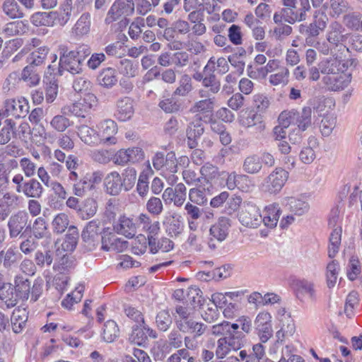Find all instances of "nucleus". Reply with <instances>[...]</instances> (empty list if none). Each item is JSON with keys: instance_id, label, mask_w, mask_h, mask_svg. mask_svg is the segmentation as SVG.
<instances>
[{"instance_id": "f257e3e1", "label": "nucleus", "mask_w": 362, "mask_h": 362, "mask_svg": "<svg viewBox=\"0 0 362 362\" xmlns=\"http://www.w3.org/2000/svg\"><path fill=\"white\" fill-rule=\"evenodd\" d=\"M282 4L284 21L291 24L305 21L306 12L310 10L309 0H300V6L297 0H282Z\"/></svg>"}, {"instance_id": "f03ea898", "label": "nucleus", "mask_w": 362, "mask_h": 362, "mask_svg": "<svg viewBox=\"0 0 362 362\" xmlns=\"http://www.w3.org/2000/svg\"><path fill=\"white\" fill-rule=\"evenodd\" d=\"M97 105V98L93 93L86 94L83 98L72 104L62 107L64 115H71L76 117H85L90 109Z\"/></svg>"}, {"instance_id": "7ed1b4c3", "label": "nucleus", "mask_w": 362, "mask_h": 362, "mask_svg": "<svg viewBox=\"0 0 362 362\" xmlns=\"http://www.w3.org/2000/svg\"><path fill=\"white\" fill-rule=\"evenodd\" d=\"M59 71L66 70L72 74L82 71V62L75 55L74 51H69L66 45H60Z\"/></svg>"}, {"instance_id": "20e7f679", "label": "nucleus", "mask_w": 362, "mask_h": 362, "mask_svg": "<svg viewBox=\"0 0 362 362\" xmlns=\"http://www.w3.org/2000/svg\"><path fill=\"white\" fill-rule=\"evenodd\" d=\"M230 227L229 218L221 216L213 224L209 230L211 238L208 242L209 247L215 250L217 247L216 242L221 243L226 240Z\"/></svg>"}, {"instance_id": "39448f33", "label": "nucleus", "mask_w": 362, "mask_h": 362, "mask_svg": "<svg viewBox=\"0 0 362 362\" xmlns=\"http://www.w3.org/2000/svg\"><path fill=\"white\" fill-rule=\"evenodd\" d=\"M351 35L348 33L346 28L338 21H332L326 31V40L333 47H337L346 42Z\"/></svg>"}, {"instance_id": "423d86ee", "label": "nucleus", "mask_w": 362, "mask_h": 362, "mask_svg": "<svg viewBox=\"0 0 362 362\" xmlns=\"http://www.w3.org/2000/svg\"><path fill=\"white\" fill-rule=\"evenodd\" d=\"M288 177V173L286 170L276 168L264 180L262 183L263 189L271 194L279 192L286 183Z\"/></svg>"}, {"instance_id": "0eeeda50", "label": "nucleus", "mask_w": 362, "mask_h": 362, "mask_svg": "<svg viewBox=\"0 0 362 362\" xmlns=\"http://www.w3.org/2000/svg\"><path fill=\"white\" fill-rule=\"evenodd\" d=\"M329 18L322 11H316L313 16V21L308 25L301 24L299 26V32L302 35H310L318 36L327 26Z\"/></svg>"}, {"instance_id": "6e6552de", "label": "nucleus", "mask_w": 362, "mask_h": 362, "mask_svg": "<svg viewBox=\"0 0 362 362\" xmlns=\"http://www.w3.org/2000/svg\"><path fill=\"white\" fill-rule=\"evenodd\" d=\"M100 222L98 219L89 221L84 227L81 238L88 250H93L99 243V235H102Z\"/></svg>"}, {"instance_id": "1a4fd4ad", "label": "nucleus", "mask_w": 362, "mask_h": 362, "mask_svg": "<svg viewBox=\"0 0 362 362\" xmlns=\"http://www.w3.org/2000/svg\"><path fill=\"white\" fill-rule=\"evenodd\" d=\"M239 221L247 227L257 228L262 223V215L259 209L251 203H244L239 214Z\"/></svg>"}, {"instance_id": "9d476101", "label": "nucleus", "mask_w": 362, "mask_h": 362, "mask_svg": "<svg viewBox=\"0 0 362 362\" xmlns=\"http://www.w3.org/2000/svg\"><path fill=\"white\" fill-rule=\"evenodd\" d=\"M215 98L205 97L195 101L190 107L189 112L194 115L197 119L202 120L209 118L214 112L215 107Z\"/></svg>"}, {"instance_id": "9b49d317", "label": "nucleus", "mask_w": 362, "mask_h": 362, "mask_svg": "<svg viewBox=\"0 0 362 362\" xmlns=\"http://www.w3.org/2000/svg\"><path fill=\"white\" fill-rule=\"evenodd\" d=\"M255 329L261 341L267 342L273 335L272 316L267 312L259 313L255 320Z\"/></svg>"}, {"instance_id": "f8f14e48", "label": "nucleus", "mask_w": 362, "mask_h": 362, "mask_svg": "<svg viewBox=\"0 0 362 362\" xmlns=\"http://www.w3.org/2000/svg\"><path fill=\"white\" fill-rule=\"evenodd\" d=\"M4 115L6 117H13L16 119L25 117L29 112L28 103L24 98L8 99L4 103Z\"/></svg>"}, {"instance_id": "ddd939ff", "label": "nucleus", "mask_w": 362, "mask_h": 362, "mask_svg": "<svg viewBox=\"0 0 362 362\" xmlns=\"http://www.w3.org/2000/svg\"><path fill=\"white\" fill-rule=\"evenodd\" d=\"M136 178V170L132 168H127L119 174L115 172V193L122 190L128 191L132 189Z\"/></svg>"}, {"instance_id": "4468645a", "label": "nucleus", "mask_w": 362, "mask_h": 362, "mask_svg": "<svg viewBox=\"0 0 362 362\" xmlns=\"http://www.w3.org/2000/svg\"><path fill=\"white\" fill-rule=\"evenodd\" d=\"M204 132V127L202 120L195 119L189 122L186 129L187 144L189 148H195L198 146V141Z\"/></svg>"}, {"instance_id": "2eb2a0df", "label": "nucleus", "mask_w": 362, "mask_h": 362, "mask_svg": "<svg viewBox=\"0 0 362 362\" xmlns=\"http://www.w3.org/2000/svg\"><path fill=\"white\" fill-rule=\"evenodd\" d=\"M177 329L182 333H187L194 335V338H198L202 336L206 329L207 325L202 322L196 321L191 317L190 319L177 323L176 326Z\"/></svg>"}, {"instance_id": "dca6fc26", "label": "nucleus", "mask_w": 362, "mask_h": 362, "mask_svg": "<svg viewBox=\"0 0 362 362\" xmlns=\"http://www.w3.org/2000/svg\"><path fill=\"white\" fill-rule=\"evenodd\" d=\"M239 122L245 128L255 127L259 132L263 131L265 127L262 115L254 110H250L241 115Z\"/></svg>"}, {"instance_id": "f3484780", "label": "nucleus", "mask_w": 362, "mask_h": 362, "mask_svg": "<svg viewBox=\"0 0 362 362\" xmlns=\"http://www.w3.org/2000/svg\"><path fill=\"white\" fill-rule=\"evenodd\" d=\"M280 321L281 327L276 333V343H283L286 339L293 337L296 332L294 320L290 315H284Z\"/></svg>"}, {"instance_id": "a211bd4d", "label": "nucleus", "mask_w": 362, "mask_h": 362, "mask_svg": "<svg viewBox=\"0 0 362 362\" xmlns=\"http://www.w3.org/2000/svg\"><path fill=\"white\" fill-rule=\"evenodd\" d=\"M97 136L98 144L103 146L111 145L113 143V120L105 119L98 126Z\"/></svg>"}, {"instance_id": "6ab92c4d", "label": "nucleus", "mask_w": 362, "mask_h": 362, "mask_svg": "<svg viewBox=\"0 0 362 362\" xmlns=\"http://www.w3.org/2000/svg\"><path fill=\"white\" fill-rule=\"evenodd\" d=\"M203 214V209H200L198 205L187 202L184 206V216L188 222L189 228L192 230H196L198 228L197 220H199Z\"/></svg>"}, {"instance_id": "aec40b11", "label": "nucleus", "mask_w": 362, "mask_h": 362, "mask_svg": "<svg viewBox=\"0 0 362 362\" xmlns=\"http://www.w3.org/2000/svg\"><path fill=\"white\" fill-rule=\"evenodd\" d=\"M115 231L126 238H132L136 233V224L132 218L123 215L119 216L117 225L115 226Z\"/></svg>"}, {"instance_id": "412c9836", "label": "nucleus", "mask_w": 362, "mask_h": 362, "mask_svg": "<svg viewBox=\"0 0 362 362\" xmlns=\"http://www.w3.org/2000/svg\"><path fill=\"white\" fill-rule=\"evenodd\" d=\"M281 215V209L278 204L274 203L267 206L264 210V215L262 216L264 226L274 228L276 226Z\"/></svg>"}, {"instance_id": "4be33fe9", "label": "nucleus", "mask_w": 362, "mask_h": 362, "mask_svg": "<svg viewBox=\"0 0 362 362\" xmlns=\"http://www.w3.org/2000/svg\"><path fill=\"white\" fill-rule=\"evenodd\" d=\"M202 86L204 88H209V90H199L198 94L201 98L216 94L221 88V83L214 74H205Z\"/></svg>"}, {"instance_id": "5701e85b", "label": "nucleus", "mask_w": 362, "mask_h": 362, "mask_svg": "<svg viewBox=\"0 0 362 362\" xmlns=\"http://www.w3.org/2000/svg\"><path fill=\"white\" fill-rule=\"evenodd\" d=\"M34 237L37 239H44L45 245L51 243V235L47 228V224L42 217L37 218L31 228Z\"/></svg>"}, {"instance_id": "b1692460", "label": "nucleus", "mask_w": 362, "mask_h": 362, "mask_svg": "<svg viewBox=\"0 0 362 362\" xmlns=\"http://www.w3.org/2000/svg\"><path fill=\"white\" fill-rule=\"evenodd\" d=\"M77 134L79 138L86 144L94 146L98 144L97 131L90 127L82 124L77 127Z\"/></svg>"}, {"instance_id": "393cba45", "label": "nucleus", "mask_w": 362, "mask_h": 362, "mask_svg": "<svg viewBox=\"0 0 362 362\" xmlns=\"http://www.w3.org/2000/svg\"><path fill=\"white\" fill-rule=\"evenodd\" d=\"M25 216L22 213L12 215L8 221V228L11 238H16L25 227Z\"/></svg>"}, {"instance_id": "a878e982", "label": "nucleus", "mask_w": 362, "mask_h": 362, "mask_svg": "<svg viewBox=\"0 0 362 362\" xmlns=\"http://www.w3.org/2000/svg\"><path fill=\"white\" fill-rule=\"evenodd\" d=\"M57 19V12H36L30 17L31 23L35 26H53Z\"/></svg>"}, {"instance_id": "bb28decb", "label": "nucleus", "mask_w": 362, "mask_h": 362, "mask_svg": "<svg viewBox=\"0 0 362 362\" xmlns=\"http://www.w3.org/2000/svg\"><path fill=\"white\" fill-rule=\"evenodd\" d=\"M134 114L133 101L129 98H124L117 102V118L121 121L130 119Z\"/></svg>"}, {"instance_id": "cd10ccee", "label": "nucleus", "mask_w": 362, "mask_h": 362, "mask_svg": "<svg viewBox=\"0 0 362 362\" xmlns=\"http://www.w3.org/2000/svg\"><path fill=\"white\" fill-rule=\"evenodd\" d=\"M117 0L115 2V21L123 16H130L134 11V4L133 0Z\"/></svg>"}, {"instance_id": "c85d7f7f", "label": "nucleus", "mask_w": 362, "mask_h": 362, "mask_svg": "<svg viewBox=\"0 0 362 362\" xmlns=\"http://www.w3.org/2000/svg\"><path fill=\"white\" fill-rule=\"evenodd\" d=\"M163 224L166 226V230L171 236H177L183 230V223L175 214L165 216Z\"/></svg>"}, {"instance_id": "c756f323", "label": "nucleus", "mask_w": 362, "mask_h": 362, "mask_svg": "<svg viewBox=\"0 0 362 362\" xmlns=\"http://www.w3.org/2000/svg\"><path fill=\"white\" fill-rule=\"evenodd\" d=\"M90 14L84 13L75 23L72 28V33L78 37L87 35L90 31Z\"/></svg>"}, {"instance_id": "7c9ffc66", "label": "nucleus", "mask_w": 362, "mask_h": 362, "mask_svg": "<svg viewBox=\"0 0 362 362\" xmlns=\"http://www.w3.org/2000/svg\"><path fill=\"white\" fill-rule=\"evenodd\" d=\"M173 94L170 97H163L158 107L165 113H176L182 109V103Z\"/></svg>"}, {"instance_id": "2f4dec72", "label": "nucleus", "mask_w": 362, "mask_h": 362, "mask_svg": "<svg viewBox=\"0 0 362 362\" xmlns=\"http://www.w3.org/2000/svg\"><path fill=\"white\" fill-rule=\"evenodd\" d=\"M15 291L16 292V296H18L22 300H28L30 296V283L28 279L23 276H16L15 278Z\"/></svg>"}, {"instance_id": "473e14b6", "label": "nucleus", "mask_w": 362, "mask_h": 362, "mask_svg": "<svg viewBox=\"0 0 362 362\" xmlns=\"http://www.w3.org/2000/svg\"><path fill=\"white\" fill-rule=\"evenodd\" d=\"M286 206L291 212L297 216H302L307 213L310 206L307 202L303 199L290 197L288 199Z\"/></svg>"}, {"instance_id": "72a5a7b5", "label": "nucleus", "mask_w": 362, "mask_h": 362, "mask_svg": "<svg viewBox=\"0 0 362 362\" xmlns=\"http://www.w3.org/2000/svg\"><path fill=\"white\" fill-rule=\"evenodd\" d=\"M341 227L337 226L334 228L330 234L329 245L328 247V256L333 258L339 250L341 240Z\"/></svg>"}, {"instance_id": "f704fd0d", "label": "nucleus", "mask_w": 362, "mask_h": 362, "mask_svg": "<svg viewBox=\"0 0 362 362\" xmlns=\"http://www.w3.org/2000/svg\"><path fill=\"white\" fill-rule=\"evenodd\" d=\"M262 168V161L257 155L247 156L243 163V170L247 174H257Z\"/></svg>"}, {"instance_id": "c9c22d12", "label": "nucleus", "mask_w": 362, "mask_h": 362, "mask_svg": "<svg viewBox=\"0 0 362 362\" xmlns=\"http://www.w3.org/2000/svg\"><path fill=\"white\" fill-rule=\"evenodd\" d=\"M43 191L41 183L36 179L32 178L26 181L23 194L28 198L39 199L42 197Z\"/></svg>"}, {"instance_id": "e433bc0d", "label": "nucleus", "mask_w": 362, "mask_h": 362, "mask_svg": "<svg viewBox=\"0 0 362 362\" xmlns=\"http://www.w3.org/2000/svg\"><path fill=\"white\" fill-rule=\"evenodd\" d=\"M189 202L198 206H203L207 204L206 189L199 186L191 188L188 193Z\"/></svg>"}, {"instance_id": "4c0bfd02", "label": "nucleus", "mask_w": 362, "mask_h": 362, "mask_svg": "<svg viewBox=\"0 0 362 362\" xmlns=\"http://www.w3.org/2000/svg\"><path fill=\"white\" fill-rule=\"evenodd\" d=\"M98 204L93 198H87L78 208V214L83 220H88L93 217L97 212Z\"/></svg>"}, {"instance_id": "58836bf2", "label": "nucleus", "mask_w": 362, "mask_h": 362, "mask_svg": "<svg viewBox=\"0 0 362 362\" xmlns=\"http://www.w3.org/2000/svg\"><path fill=\"white\" fill-rule=\"evenodd\" d=\"M341 62L337 58H329L322 60L318 66L323 74H335L341 71Z\"/></svg>"}, {"instance_id": "ea45409f", "label": "nucleus", "mask_w": 362, "mask_h": 362, "mask_svg": "<svg viewBox=\"0 0 362 362\" xmlns=\"http://www.w3.org/2000/svg\"><path fill=\"white\" fill-rule=\"evenodd\" d=\"M65 115L62 113L54 116L49 122L50 127L57 132H64L73 124Z\"/></svg>"}, {"instance_id": "a19ab883", "label": "nucleus", "mask_w": 362, "mask_h": 362, "mask_svg": "<svg viewBox=\"0 0 362 362\" xmlns=\"http://www.w3.org/2000/svg\"><path fill=\"white\" fill-rule=\"evenodd\" d=\"M4 13L11 18H21L24 13L16 0H5L2 6Z\"/></svg>"}, {"instance_id": "79ce46f5", "label": "nucleus", "mask_w": 362, "mask_h": 362, "mask_svg": "<svg viewBox=\"0 0 362 362\" xmlns=\"http://www.w3.org/2000/svg\"><path fill=\"white\" fill-rule=\"evenodd\" d=\"M226 339L230 347L233 351L240 350L245 342V336L243 332H230L226 336H224Z\"/></svg>"}, {"instance_id": "37998d69", "label": "nucleus", "mask_w": 362, "mask_h": 362, "mask_svg": "<svg viewBox=\"0 0 362 362\" xmlns=\"http://www.w3.org/2000/svg\"><path fill=\"white\" fill-rule=\"evenodd\" d=\"M202 182H211L219 176L218 168L210 163H206L199 170Z\"/></svg>"}, {"instance_id": "c03bdc74", "label": "nucleus", "mask_w": 362, "mask_h": 362, "mask_svg": "<svg viewBox=\"0 0 362 362\" xmlns=\"http://www.w3.org/2000/svg\"><path fill=\"white\" fill-rule=\"evenodd\" d=\"M3 265L5 268H11L21 258V255L16 247H9L0 252Z\"/></svg>"}, {"instance_id": "a18cd8bd", "label": "nucleus", "mask_w": 362, "mask_h": 362, "mask_svg": "<svg viewBox=\"0 0 362 362\" xmlns=\"http://www.w3.org/2000/svg\"><path fill=\"white\" fill-rule=\"evenodd\" d=\"M90 156L95 162L107 164L113 158V149L112 148L95 149L91 151Z\"/></svg>"}, {"instance_id": "49530a36", "label": "nucleus", "mask_w": 362, "mask_h": 362, "mask_svg": "<svg viewBox=\"0 0 362 362\" xmlns=\"http://www.w3.org/2000/svg\"><path fill=\"white\" fill-rule=\"evenodd\" d=\"M137 239H138V240H137L138 242H139V243H141V241L143 242V243L141 244L140 247L136 246V245L134 246V250H138L140 253L143 254L146 252V248H147V245H146L147 243L149 246L150 252L152 254H156L160 250L159 247H158V241H157V240L155 237L148 236V238L146 239L144 235H140V236L137 237Z\"/></svg>"}, {"instance_id": "de8ad7c7", "label": "nucleus", "mask_w": 362, "mask_h": 362, "mask_svg": "<svg viewBox=\"0 0 362 362\" xmlns=\"http://www.w3.org/2000/svg\"><path fill=\"white\" fill-rule=\"evenodd\" d=\"M327 8L329 9V16L333 18H337L346 13L349 6L346 0H329Z\"/></svg>"}, {"instance_id": "09e8293b", "label": "nucleus", "mask_w": 362, "mask_h": 362, "mask_svg": "<svg viewBox=\"0 0 362 362\" xmlns=\"http://www.w3.org/2000/svg\"><path fill=\"white\" fill-rule=\"evenodd\" d=\"M78 232L75 226H70L66 234L65 240L62 244V249L65 251H73L77 245Z\"/></svg>"}, {"instance_id": "8fccbe9b", "label": "nucleus", "mask_w": 362, "mask_h": 362, "mask_svg": "<svg viewBox=\"0 0 362 362\" xmlns=\"http://www.w3.org/2000/svg\"><path fill=\"white\" fill-rule=\"evenodd\" d=\"M7 119H11L12 128L9 129V132L13 138L22 140L25 139L27 135L30 134V126L28 123L21 122L17 125L16 122L12 118H8Z\"/></svg>"}, {"instance_id": "3c124183", "label": "nucleus", "mask_w": 362, "mask_h": 362, "mask_svg": "<svg viewBox=\"0 0 362 362\" xmlns=\"http://www.w3.org/2000/svg\"><path fill=\"white\" fill-rule=\"evenodd\" d=\"M4 285L3 276L0 274V299L4 302L7 308H11L17 304L18 300L13 296V290L11 286L7 291H4L2 290L4 288Z\"/></svg>"}, {"instance_id": "603ef678", "label": "nucleus", "mask_w": 362, "mask_h": 362, "mask_svg": "<svg viewBox=\"0 0 362 362\" xmlns=\"http://www.w3.org/2000/svg\"><path fill=\"white\" fill-rule=\"evenodd\" d=\"M323 81L329 90L334 91L343 89L347 85L342 75L334 76V74H333V76H325Z\"/></svg>"}, {"instance_id": "864d4df0", "label": "nucleus", "mask_w": 362, "mask_h": 362, "mask_svg": "<svg viewBox=\"0 0 362 362\" xmlns=\"http://www.w3.org/2000/svg\"><path fill=\"white\" fill-rule=\"evenodd\" d=\"M296 123L303 131H305L312 124V108L304 107L300 113L298 112Z\"/></svg>"}, {"instance_id": "5fc2aeb1", "label": "nucleus", "mask_w": 362, "mask_h": 362, "mask_svg": "<svg viewBox=\"0 0 362 362\" xmlns=\"http://www.w3.org/2000/svg\"><path fill=\"white\" fill-rule=\"evenodd\" d=\"M72 12V0H65L61 5L59 13H57L58 23L64 26L71 18Z\"/></svg>"}, {"instance_id": "6e6d98bb", "label": "nucleus", "mask_w": 362, "mask_h": 362, "mask_svg": "<svg viewBox=\"0 0 362 362\" xmlns=\"http://www.w3.org/2000/svg\"><path fill=\"white\" fill-rule=\"evenodd\" d=\"M69 224V216L65 213L58 214L52 222L54 233L61 234L68 228Z\"/></svg>"}, {"instance_id": "4d7b16f0", "label": "nucleus", "mask_w": 362, "mask_h": 362, "mask_svg": "<svg viewBox=\"0 0 362 362\" xmlns=\"http://www.w3.org/2000/svg\"><path fill=\"white\" fill-rule=\"evenodd\" d=\"M290 72L287 67L281 66L276 73L271 74L269 83L273 86L285 85L288 82Z\"/></svg>"}, {"instance_id": "13d9d810", "label": "nucleus", "mask_w": 362, "mask_h": 362, "mask_svg": "<svg viewBox=\"0 0 362 362\" xmlns=\"http://www.w3.org/2000/svg\"><path fill=\"white\" fill-rule=\"evenodd\" d=\"M162 198L166 204L173 202L177 207L182 206L186 200L183 196L179 195L173 190V187L166 188L162 194Z\"/></svg>"}, {"instance_id": "bf43d9fd", "label": "nucleus", "mask_w": 362, "mask_h": 362, "mask_svg": "<svg viewBox=\"0 0 362 362\" xmlns=\"http://www.w3.org/2000/svg\"><path fill=\"white\" fill-rule=\"evenodd\" d=\"M106 223L103 221L104 228L102 230L101 243L102 249L105 251H110L113 247V224L111 226H105Z\"/></svg>"}, {"instance_id": "052dcab7", "label": "nucleus", "mask_w": 362, "mask_h": 362, "mask_svg": "<svg viewBox=\"0 0 362 362\" xmlns=\"http://www.w3.org/2000/svg\"><path fill=\"white\" fill-rule=\"evenodd\" d=\"M21 78L30 86H36L40 81V76L32 65L26 66L21 73Z\"/></svg>"}, {"instance_id": "680f3d73", "label": "nucleus", "mask_w": 362, "mask_h": 362, "mask_svg": "<svg viewBox=\"0 0 362 362\" xmlns=\"http://www.w3.org/2000/svg\"><path fill=\"white\" fill-rule=\"evenodd\" d=\"M337 117L332 114L325 115L321 121L320 130L323 136H329L336 126Z\"/></svg>"}, {"instance_id": "e2e57ef3", "label": "nucleus", "mask_w": 362, "mask_h": 362, "mask_svg": "<svg viewBox=\"0 0 362 362\" xmlns=\"http://www.w3.org/2000/svg\"><path fill=\"white\" fill-rule=\"evenodd\" d=\"M298 118V112L293 110L283 111L278 117L279 124L286 129L291 124H296V120Z\"/></svg>"}, {"instance_id": "0e129e2a", "label": "nucleus", "mask_w": 362, "mask_h": 362, "mask_svg": "<svg viewBox=\"0 0 362 362\" xmlns=\"http://www.w3.org/2000/svg\"><path fill=\"white\" fill-rule=\"evenodd\" d=\"M192 90L191 78L187 75H183L180 81L179 86L173 92V95L185 96Z\"/></svg>"}, {"instance_id": "69168bd1", "label": "nucleus", "mask_w": 362, "mask_h": 362, "mask_svg": "<svg viewBox=\"0 0 362 362\" xmlns=\"http://www.w3.org/2000/svg\"><path fill=\"white\" fill-rule=\"evenodd\" d=\"M49 49L47 47H39L30 54L28 60L29 64L33 66L42 64L45 61Z\"/></svg>"}, {"instance_id": "338daca9", "label": "nucleus", "mask_w": 362, "mask_h": 362, "mask_svg": "<svg viewBox=\"0 0 362 362\" xmlns=\"http://www.w3.org/2000/svg\"><path fill=\"white\" fill-rule=\"evenodd\" d=\"M156 322L158 328L163 332L167 331L172 322V317L168 310L160 311L156 316Z\"/></svg>"}, {"instance_id": "774afa93", "label": "nucleus", "mask_w": 362, "mask_h": 362, "mask_svg": "<svg viewBox=\"0 0 362 362\" xmlns=\"http://www.w3.org/2000/svg\"><path fill=\"white\" fill-rule=\"evenodd\" d=\"M19 81L20 78L16 72L11 73L4 81L2 86L3 93L7 95H12Z\"/></svg>"}]
</instances>
